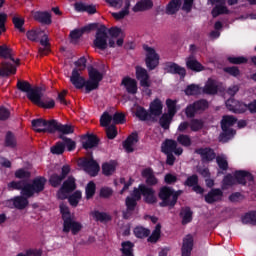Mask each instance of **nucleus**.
Returning a JSON list of instances; mask_svg holds the SVG:
<instances>
[{
    "label": "nucleus",
    "instance_id": "nucleus-29",
    "mask_svg": "<svg viewBox=\"0 0 256 256\" xmlns=\"http://www.w3.org/2000/svg\"><path fill=\"white\" fill-rule=\"evenodd\" d=\"M236 182L240 185H246L247 181H253V176L246 171L240 170L235 172Z\"/></svg>",
    "mask_w": 256,
    "mask_h": 256
},
{
    "label": "nucleus",
    "instance_id": "nucleus-13",
    "mask_svg": "<svg viewBox=\"0 0 256 256\" xmlns=\"http://www.w3.org/2000/svg\"><path fill=\"white\" fill-rule=\"evenodd\" d=\"M162 153L165 154H175V155H183V148L177 147V141L175 140H166L162 144Z\"/></svg>",
    "mask_w": 256,
    "mask_h": 256
},
{
    "label": "nucleus",
    "instance_id": "nucleus-35",
    "mask_svg": "<svg viewBox=\"0 0 256 256\" xmlns=\"http://www.w3.org/2000/svg\"><path fill=\"white\" fill-rule=\"evenodd\" d=\"M137 134L130 135L126 141L123 143V147L127 153H133L135 147V143H137Z\"/></svg>",
    "mask_w": 256,
    "mask_h": 256
},
{
    "label": "nucleus",
    "instance_id": "nucleus-4",
    "mask_svg": "<svg viewBox=\"0 0 256 256\" xmlns=\"http://www.w3.org/2000/svg\"><path fill=\"white\" fill-rule=\"evenodd\" d=\"M45 183H47V180L44 177H37L32 184H26L23 187L21 195L27 198L33 197L35 193H41L45 189Z\"/></svg>",
    "mask_w": 256,
    "mask_h": 256
},
{
    "label": "nucleus",
    "instance_id": "nucleus-28",
    "mask_svg": "<svg viewBox=\"0 0 256 256\" xmlns=\"http://www.w3.org/2000/svg\"><path fill=\"white\" fill-rule=\"evenodd\" d=\"M125 203L126 211L123 212V217L124 219H129L135 211V207H137V200L131 197H127Z\"/></svg>",
    "mask_w": 256,
    "mask_h": 256
},
{
    "label": "nucleus",
    "instance_id": "nucleus-5",
    "mask_svg": "<svg viewBox=\"0 0 256 256\" xmlns=\"http://www.w3.org/2000/svg\"><path fill=\"white\" fill-rule=\"evenodd\" d=\"M107 28L105 26L100 27L96 32V38L94 39L93 45L100 51H105L107 47H115V40L110 39L107 43Z\"/></svg>",
    "mask_w": 256,
    "mask_h": 256
},
{
    "label": "nucleus",
    "instance_id": "nucleus-23",
    "mask_svg": "<svg viewBox=\"0 0 256 256\" xmlns=\"http://www.w3.org/2000/svg\"><path fill=\"white\" fill-rule=\"evenodd\" d=\"M204 163H209V161H213L215 159V152L211 148H199L195 150Z\"/></svg>",
    "mask_w": 256,
    "mask_h": 256
},
{
    "label": "nucleus",
    "instance_id": "nucleus-18",
    "mask_svg": "<svg viewBox=\"0 0 256 256\" xmlns=\"http://www.w3.org/2000/svg\"><path fill=\"white\" fill-rule=\"evenodd\" d=\"M212 5L216 3V6L212 10V17H219V15H225L229 13L227 6H225V0H209Z\"/></svg>",
    "mask_w": 256,
    "mask_h": 256
},
{
    "label": "nucleus",
    "instance_id": "nucleus-27",
    "mask_svg": "<svg viewBox=\"0 0 256 256\" xmlns=\"http://www.w3.org/2000/svg\"><path fill=\"white\" fill-rule=\"evenodd\" d=\"M223 199V191L221 189H212L206 196V203L213 204L217 203V201H221Z\"/></svg>",
    "mask_w": 256,
    "mask_h": 256
},
{
    "label": "nucleus",
    "instance_id": "nucleus-61",
    "mask_svg": "<svg viewBox=\"0 0 256 256\" xmlns=\"http://www.w3.org/2000/svg\"><path fill=\"white\" fill-rule=\"evenodd\" d=\"M63 179H65L63 176H59L57 174H53L50 177V184L52 185V187H59V185H61V183H63Z\"/></svg>",
    "mask_w": 256,
    "mask_h": 256
},
{
    "label": "nucleus",
    "instance_id": "nucleus-51",
    "mask_svg": "<svg viewBox=\"0 0 256 256\" xmlns=\"http://www.w3.org/2000/svg\"><path fill=\"white\" fill-rule=\"evenodd\" d=\"M60 139H62L64 148L67 147L68 151H73L77 147V143L70 138L60 135Z\"/></svg>",
    "mask_w": 256,
    "mask_h": 256
},
{
    "label": "nucleus",
    "instance_id": "nucleus-58",
    "mask_svg": "<svg viewBox=\"0 0 256 256\" xmlns=\"http://www.w3.org/2000/svg\"><path fill=\"white\" fill-rule=\"evenodd\" d=\"M65 151V144L63 142H57L56 145L51 147V153L53 155H61Z\"/></svg>",
    "mask_w": 256,
    "mask_h": 256
},
{
    "label": "nucleus",
    "instance_id": "nucleus-9",
    "mask_svg": "<svg viewBox=\"0 0 256 256\" xmlns=\"http://www.w3.org/2000/svg\"><path fill=\"white\" fill-rule=\"evenodd\" d=\"M143 49L146 53V66L150 71H153V69L159 65V54H157L154 48L147 45H144Z\"/></svg>",
    "mask_w": 256,
    "mask_h": 256
},
{
    "label": "nucleus",
    "instance_id": "nucleus-11",
    "mask_svg": "<svg viewBox=\"0 0 256 256\" xmlns=\"http://www.w3.org/2000/svg\"><path fill=\"white\" fill-rule=\"evenodd\" d=\"M54 120L36 119L32 120V127L37 133H53Z\"/></svg>",
    "mask_w": 256,
    "mask_h": 256
},
{
    "label": "nucleus",
    "instance_id": "nucleus-38",
    "mask_svg": "<svg viewBox=\"0 0 256 256\" xmlns=\"http://www.w3.org/2000/svg\"><path fill=\"white\" fill-rule=\"evenodd\" d=\"M93 29L92 26H85L81 29H76L70 33V37L72 41H77V39H81L83 37V33H89Z\"/></svg>",
    "mask_w": 256,
    "mask_h": 256
},
{
    "label": "nucleus",
    "instance_id": "nucleus-43",
    "mask_svg": "<svg viewBox=\"0 0 256 256\" xmlns=\"http://www.w3.org/2000/svg\"><path fill=\"white\" fill-rule=\"evenodd\" d=\"M177 143L182 145V147H191V145H193V140H191V136L187 134H180L177 137Z\"/></svg>",
    "mask_w": 256,
    "mask_h": 256
},
{
    "label": "nucleus",
    "instance_id": "nucleus-55",
    "mask_svg": "<svg viewBox=\"0 0 256 256\" xmlns=\"http://www.w3.org/2000/svg\"><path fill=\"white\" fill-rule=\"evenodd\" d=\"M173 116L171 114H163L160 118V125L163 129H169V125H171V121Z\"/></svg>",
    "mask_w": 256,
    "mask_h": 256
},
{
    "label": "nucleus",
    "instance_id": "nucleus-21",
    "mask_svg": "<svg viewBox=\"0 0 256 256\" xmlns=\"http://www.w3.org/2000/svg\"><path fill=\"white\" fill-rule=\"evenodd\" d=\"M33 19L35 21H38V23H42L43 25H51L52 20H51V13L44 11H36L32 13Z\"/></svg>",
    "mask_w": 256,
    "mask_h": 256
},
{
    "label": "nucleus",
    "instance_id": "nucleus-3",
    "mask_svg": "<svg viewBox=\"0 0 256 256\" xmlns=\"http://www.w3.org/2000/svg\"><path fill=\"white\" fill-rule=\"evenodd\" d=\"M110 7H114V9H123L119 12H113L112 17L116 19V21H121V19H125L129 15V8L131 7V0H105Z\"/></svg>",
    "mask_w": 256,
    "mask_h": 256
},
{
    "label": "nucleus",
    "instance_id": "nucleus-63",
    "mask_svg": "<svg viewBox=\"0 0 256 256\" xmlns=\"http://www.w3.org/2000/svg\"><path fill=\"white\" fill-rule=\"evenodd\" d=\"M96 186L93 182H89L86 186V199H91L95 195Z\"/></svg>",
    "mask_w": 256,
    "mask_h": 256
},
{
    "label": "nucleus",
    "instance_id": "nucleus-50",
    "mask_svg": "<svg viewBox=\"0 0 256 256\" xmlns=\"http://www.w3.org/2000/svg\"><path fill=\"white\" fill-rule=\"evenodd\" d=\"M5 145L6 147H11V148L17 147V139L15 138V135H13V133L11 132L6 133Z\"/></svg>",
    "mask_w": 256,
    "mask_h": 256
},
{
    "label": "nucleus",
    "instance_id": "nucleus-47",
    "mask_svg": "<svg viewBox=\"0 0 256 256\" xmlns=\"http://www.w3.org/2000/svg\"><path fill=\"white\" fill-rule=\"evenodd\" d=\"M166 105L168 107V115H170V117H175V114L177 113V101L167 99Z\"/></svg>",
    "mask_w": 256,
    "mask_h": 256
},
{
    "label": "nucleus",
    "instance_id": "nucleus-25",
    "mask_svg": "<svg viewBox=\"0 0 256 256\" xmlns=\"http://www.w3.org/2000/svg\"><path fill=\"white\" fill-rule=\"evenodd\" d=\"M99 145V138L95 135H85L82 137V147L84 149H93Z\"/></svg>",
    "mask_w": 256,
    "mask_h": 256
},
{
    "label": "nucleus",
    "instance_id": "nucleus-12",
    "mask_svg": "<svg viewBox=\"0 0 256 256\" xmlns=\"http://www.w3.org/2000/svg\"><path fill=\"white\" fill-rule=\"evenodd\" d=\"M76 187L75 178L69 177L66 181H64L62 187L58 191V199H67L69 193L75 191Z\"/></svg>",
    "mask_w": 256,
    "mask_h": 256
},
{
    "label": "nucleus",
    "instance_id": "nucleus-39",
    "mask_svg": "<svg viewBox=\"0 0 256 256\" xmlns=\"http://www.w3.org/2000/svg\"><path fill=\"white\" fill-rule=\"evenodd\" d=\"M136 117H138L140 121H155V117H152L151 113L141 107L137 108Z\"/></svg>",
    "mask_w": 256,
    "mask_h": 256
},
{
    "label": "nucleus",
    "instance_id": "nucleus-54",
    "mask_svg": "<svg viewBox=\"0 0 256 256\" xmlns=\"http://www.w3.org/2000/svg\"><path fill=\"white\" fill-rule=\"evenodd\" d=\"M92 217H94L96 221H100L101 223H103V221H109L111 219V217L107 213L99 211L92 212Z\"/></svg>",
    "mask_w": 256,
    "mask_h": 256
},
{
    "label": "nucleus",
    "instance_id": "nucleus-52",
    "mask_svg": "<svg viewBox=\"0 0 256 256\" xmlns=\"http://www.w3.org/2000/svg\"><path fill=\"white\" fill-rule=\"evenodd\" d=\"M134 234L139 239H143L145 237H149V235H151V231L149 229L144 228V227H136L134 229Z\"/></svg>",
    "mask_w": 256,
    "mask_h": 256
},
{
    "label": "nucleus",
    "instance_id": "nucleus-7",
    "mask_svg": "<svg viewBox=\"0 0 256 256\" xmlns=\"http://www.w3.org/2000/svg\"><path fill=\"white\" fill-rule=\"evenodd\" d=\"M28 97L29 100L35 105H38V107H43L44 109H53V107H55V101L53 99L46 103L41 101V99H43V89L41 88H36V90L32 91Z\"/></svg>",
    "mask_w": 256,
    "mask_h": 256
},
{
    "label": "nucleus",
    "instance_id": "nucleus-62",
    "mask_svg": "<svg viewBox=\"0 0 256 256\" xmlns=\"http://www.w3.org/2000/svg\"><path fill=\"white\" fill-rule=\"evenodd\" d=\"M170 71H171V73H177L181 77H185V75H186L185 68H183L177 64H172L170 66Z\"/></svg>",
    "mask_w": 256,
    "mask_h": 256
},
{
    "label": "nucleus",
    "instance_id": "nucleus-48",
    "mask_svg": "<svg viewBox=\"0 0 256 256\" xmlns=\"http://www.w3.org/2000/svg\"><path fill=\"white\" fill-rule=\"evenodd\" d=\"M161 237V224H157L151 236L148 238L150 243H157Z\"/></svg>",
    "mask_w": 256,
    "mask_h": 256
},
{
    "label": "nucleus",
    "instance_id": "nucleus-15",
    "mask_svg": "<svg viewBox=\"0 0 256 256\" xmlns=\"http://www.w3.org/2000/svg\"><path fill=\"white\" fill-rule=\"evenodd\" d=\"M81 229H83V225H81L80 222L75 221L73 218H70L63 223L64 233H69V231H71L72 235H77Z\"/></svg>",
    "mask_w": 256,
    "mask_h": 256
},
{
    "label": "nucleus",
    "instance_id": "nucleus-8",
    "mask_svg": "<svg viewBox=\"0 0 256 256\" xmlns=\"http://www.w3.org/2000/svg\"><path fill=\"white\" fill-rule=\"evenodd\" d=\"M19 59L16 60H4L0 64L1 77H11L17 73V67H19Z\"/></svg>",
    "mask_w": 256,
    "mask_h": 256
},
{
    "label": "nucleus",
    "instance_id": "nucleus-59",
    "mask_svg": "<svg viewBox=\"0 0 256 256\" xmlns=\"http://www.w3.org/2000/svg\"><path fill=\"white\" fill-rule=\"evenodd\" d=\"M216 162L218 166L222 169V171H227V169H229V164L225 156H217Z\"/></svg>",
    "mask_w": 256,
    "mask_h": 256
},
{
    "label": "nucleus",
    "instance_id": "nucleus-60",
    "mask_svg": "<svg viewBox=\"0 0 256 256\" xmlns=\"http://www.w3.org/2000/svg\"><path fill=\"white\" fill-rule=\"evenodd\" d=\"M79 201H81V192L76 191L69 197V203L72 207H77L79 205Z\"/></svg>",
    "mask_w": 256,
    "mask_h": 256
},
{
    "label": "nucleus",
    "instance_id": "nucleus-41",
    "mask_svg": "<svg viewBox=\"0 0 256 256\" xmlns=\"http://www.w3.org/2000/svg\"><path fill=\"white\" fill-rule=\"evenodd\" d=\"M180 217L182 219V224L187 225V223H191L193 219V212L190 208H182L180 212Z\"/></svg>",
    "mask_w": 256,
    "mask_h": 256
},
{
    "label": "nucleus",
    "instance_id": "nucleus-56",
    "mask_svg": "<svg viewBox=\"0 0 256 256\" xmlns=\"http://www.w3.org/2000/svg\"><path fill=\"white\" fill-rule=\"evenodd\" d=\"M60 211L62 213V219L64 223L65 221H69L70 219H73V217H71V212H69V207H67V205L60 204Z\"/></svg>",
    "mask_w": 256,
    "mask_h": 256
},
{
    "label": "nucleus",
    "instance_id": "nucleus-44",
    "mask_svg": "<svg viewBox=\"0 0 256 256\" xmlns=\"http://www.w3.org/2000/svg\"><path fill=\"white\" fill-rule=\"evenodd\" d=\"M237 184V179L233 177V175L228 174L224 177L222 181V189H229V187H233V185Z\"/></svg>",
    "mask_w": 256,
    "mask_h": 256
},
{
    "label": "nucleus",
    "instance_id": "nucleus-16",
    "mask_svg": "<svg viewBox=\"0 0 256 256\" xmlns=\"http://www.w3.org/2000/svg\"><path fill=\"white\" fill-rule=\"evenodd\" d=\"M226 107L228 111H232V113H245L247 111V105L235 100L234 98H230L226 101Z\"/></svg>",
    "mask_w": 256,
    "mask_h": 256
},
{
    "label": "nucleus",
    "instance_id": "nucleus-53",
    "mask_svg": "<svg viewBox=\"0 0 256 256\" xmlns=\"http://www.w3.org/2000/svg\"><path fill=\"white\" fill-rule=\"evenodd\" d=\"M204 125L205 123L203 122V120L192 119L190 122V129L191 131H194V132L201 131Z\"/></svg>",
    "mask_w": 256,
    "mask_h": 256
},
{
    "label": "nucleus",
    "instance_id": "nucleus-45",
    "mask_svg": "<svg viewBox=\"0 0 256 256\" xmlns=\"http://www.w3.org/2000/svg\"><path fill=\"white\" fill-rule=\"evenodd\" d=\"M133 243L127 241V242H122V255L123 256H134L133 255Z\"/></svg>",
    "mask_w": 256,
    "mask_h": 256
},
{
    "label": "nucleus",
    "instance_id": "nucleus-40",
    "mask_svg": "<svg viewBox=\"0 0 256 256\" xmlns=\"http://www.w3.org/2000/svg\"><path fill=\"white\" fill-rule=\"evenodd\" d=\"M100 125L101 127H109V125L113 124V113H109L105 111L100 117Z\"/></svg>",
    "mask_w": 256,
    "mask_h": 256
},
{
    "label": "nucleus",
    "instance_id": "nucleus-37",
    "mask_svg": "<svg viewBox=\"0 0 256 256\" xmlns=\"http://www.w3.org/2000/svg\"><path fill=\"white\" fill-rule=\"evenodd\" d=\"M186 65L191 71H203V65H201V63H199L193 56L186 59Z\"/></svg>",
    "mask_w": 256,
    "mask_h": 256
},
{
    "label": "nucleus",
    "instance_id": "nucleus-10",
    "mask_svg": "<svg viewBox=\"0 0 256 256\" xmlns=\"http://www.w3.org/2000/svg\"><path fill=\"white\" fill-rule=\"evenodd\" d=\"M78 165L83 167L84 171L91 177H95L99 173V164L93 159L82 158L78 161Z\"/></svg>",
    "mask_w": 256,
    "mask_h": 256
},
{
    "label": "nucleus",
    "instance_id": "nucleus-26",
    "mask_svg": "<svg viewBox=\"0 0 256 256\" xmlns=\"http://www.w3.org/2000/svg\"><path fill=\"white\" fill-rule=\"evenodd\" d=\"M149 9H153V0H140L134 5L132 11L134 13H140L143 11H149Z\"/></svg>",
    "mask_w": 256,
    "mask_h": 256
},
{
    "label": "nucleus",
    "instance_id": "nucleus-17",
    "mask_svg": "<svg viewBox=\"0 0 256 256\" xmlns=\"http://www.w3.org/2000/svg\"><path fill=\"white\" fill-rule=\"evenodd\" d=\"M140 191L144 197V201L149 205L157 203V196L153 188L147 187L145 185H140Z\"/></svg>",
    "mask_w": 256,
    "mask_h": 256
},
{
    "label": "nucleus",
    "instance_id": "nucleus-34",
    "mask_svg": "<svg viewBox=\"0 0 256 256\" xmlns=\"http://www.w3.org/2000/svg\"><path fill=\"white\" fill-rule=\"evenodd\" d=\"M122 85H124V87H126V91H128L132 95H135V93H137V81H135V79L124 78L122 80Z\"/></svg>",
    "mask_w": 256,
    "mask_h": 256
},
{
    "label": "nucleus",
    "instance_id": "nucleus-2",
    "mask_svg": "<svg viewBox=\"0 0 256 256\" xmlns=\"http://www.w3.org/2000/svg\"><path fill=\"white\" fill-rule=\"evenodd\" d=\"M183 191H173V189L164 186L160 189L158 197L161 199L160 207H175L177 203V199H179V195H181Z\"/></svg>",
    "mask_w": 256,
    "mask_h": 256
},
{
    "label": "nucleus",
    "instance_id": "nucleus-33",
    "mask_svg": "<svg viewBox=\"0 0 256 256\" xmlns=\"http://www.w3.org/2000/svg\"><path fill=\"white\" fill-rule=\"evenodd\" d=\"M0 57L5 59V61L16 60L15 57H13V49H11L6 44L0 46Z\"/></svg>",
    "mask_w": 256,
    "mask_h": 256
},
{
    "label": "nucleus",
    "instance_id": "nucleus-14",
    "mask_svg": "<svg viewBox=\"0 0 256 256\" xmlns=\"http://www.w3.org/2000/svg\"><path fill=\"white\" fill-rule=\"evenodd\" d=\"M6 207H9L10 209H20L23 210L29 205V200L23 195V196H18L14 197L11 200L5 201Z\"/></svg>",
    "mask_w": 256,
    "mask_h": 256
},
{
    "label": "nucleus",
    "instance_id": "nucleus-36",
    "mask_svg": "<svg viewBox=\"0 0 256 256\" xmlns=\"http://www.w3.org/2000/svg\"><path fill=\"white\" fill-rule=\"evenodd\" d=\"M181 9V0H171L166 6L167 15H175Z\"/></svg>",
    "mask_w": 256,
    "mask_h": 256
},
{
    "label": "nucleus",
    "instance_id": "nucleus-32",
    "mask_svg": "<svg viewBox=\"0 0 256 256\" xmlns=\"http://www.w3.org/2000/svg\"><path fill=\"white\" fill-rule=\"evenodd\" d=\"M17 89L22 91V93H27V98L29 99V95H31V93H33L36 89H41V87L31 88V84L29 82L18 80Z\"/></svg>",
    "mask_w": 256,
    "mask_h": 256
},
{
    "label": "nucleus",
    "instance_id": "nucleus-46",
    "mask_svg": "<svg viewBox=\"0 0 256 256\" xmlns=\"http://www.w3.org/2000/svg\"><path fill=\"white\" fill-rule=\"evenodd\" d=\"M186 95H201L203 93V88L199 85L191 84L185 90Z\"/></svg>",
    "mask_w": 256,
    "mask_h": 256
},
{
    "label": "nucleus",
    "instance_id": "nucleus-42",
    "mask_svg": "<svg viewBox=\"0 0 256 256\" xmlns=\"http://www.w3.org/2000/svg\"><path fill=\"white\" fill-rule=\"evenodd\" d=\"M117 167V162L111 161L102 165V171L106 176L113 175Z\"/></svg>",
    "mask_w": 256,
    "mask_h": 256
},
{
    "label": "nucleus",
    "instance_id": "nucleus-20",
    "mask_svg": "<svg viewBox=\"0 0 256 256\" xmlns=\"http://www.w3.org/2000/svg\"><path fill=\"white\" fill-rule=\"evenodd\" d=\"M193 235L188 234L183 238L181 253L182 256H191V251H193Z\"/></svg>",
    "mask_w": 256,
    "mask_h": 256
},
{
    "label": "nucleus",
    "instance_id": "nucleus-64",
    "mask_svg": "<svg viewBox=\"0 0 256 256\" xmlns=\"http://www.w3.org/2000/svg\"><path fill=\"white\" fill-rule=\"evenodd\" d=\"M113 117V125H119L125 123V114L123 113H115L112 114Z\"/></svg>",
    "mask_w": 256,
    "mask_h": 256
},
{
    "label": "nucleus",
    "instance_id": "nucleus-1",
    "mask_svg": "<svg viewBox=\"0 0 256 256\" xmlns=\"http://www.w3.org/2000/svg\"><path fill=\"white\" fill-rule=\"evenodd\" d=\"M88 75L89 79L86 81L85 78L81 76V72L77 68H74L70 76V82L76 89H83V87H85L86 93H91V91L99 89V83L103 81V74L97 69L90 67L88 68Z\"/></svg>",
    "mask_w": 256,
    "mask_h": 256
},
{
    "label": "nucleus",
    "instance_id": "nucleus-30",
    "mask_svg": "<svg viewBox=\"0 0 256 256\" xmlns=\"http://www.w3.org/2000/svg\"><path fill=\"white\" fill-rule=\"evenodd\" d=\"M163 113V104L161 103V100L155 99L150 104V115L151 117H159Z\"/></svg>",
    "mask_w": 256,
    "mask_h": 256
},
{
    "label": "nucleus",
    "instance_id": "nucleus-57",
    "mask_svg": "<svg viewBox=\"0 0 256 256\" xmlns=\"http://www.w3.org/2000/svg\"><path fill=\"white\" fill-rule=\"evenodd\" d=\"M25 181H12L8 184V189L11 191L13 189H16L18 191H23V188L25 187Z\"/></svg>",
    "mask_w": 256,
    "mask_h": 256
},
{
    "label": "nucleus",
    "instance_id": "nucleus-24",
    "mask_svg": "<svg viewBox=\"0 0 256 256\" xmlns=\"http://www.w3.org/2000/svg\"><path fill=\"white\" fill-rule=\"evenodd\" d=\"M142 177H144L146 184L153 187L159 183V179L155 176V172L151 168H146L142 171Z\"/></svg>",
    "mask_w": 256,
    "mask_h": 256
},
{
    "label": "nucleus",
    "instance_id": "nucleus-22",
    "mask_svg": "<svg viewBox=\"0 0 256 256\" xmlns=\"http://www.w3.org/2000/svg\"><path fill=\"white\" fill-rule=\"evenodd\" d=\"M55 131H58V133H62V135H71V133L75 132V129L72 125H63L54 120L52 126V133H55Z\"/></svg>",
    "mask_w": 256,
    "mask_h": 256
},
{
    "label": "nucleus",
    "instance_id": "nucleus-6",
    "mask_svg": "<svg viewBox=\"0 0 256 256\" xmlns=\"http://www.w3.org/2000/svg\"><path fill=\"white\" fill-rule=\"evenodd\" d=\"M237 123V118L234 116H223L221 121V127L223 133L220 135V141H229L231 137L235 135V130L233 127L234 124Z\"/></svg>",
    "mask_w": 256,
    "mask_h": 256
},
{
    "label": "nucleus",
    "instance_id": "nucleus-31",
    "mask_svg": "<svg viewBox=\"0 0 256 256\" xmlns=\"http://www.w3.org/2000/svg\"><path fill=\"white\" fill-rule=\"evenodd\" d=\"M217 81L213 79H208L205 86L202 88V92L206 95H215L218 89Z\"/></svg>",
    "mask_w": 256,
    "mask_h": 256
},
{
    "label": "nucleus",
    "instance_id": "nucleus-49",
    "mask_svg": "<svg viewBox=\"0 0 256 256\" xmlns=\"http://www.w3.org/2000/svg\"><path fill=\"white\" fill-rule=\"evenodd\" d=\"M29 41H37L41 35H43V30L41 28H37L36 30H30L26 33Z\"/></svg>",
    "mask_w": 256,
    "mask_h": 256
},
{
    "label": "nucleus",
    "instance_id": "nucleus-19",
    "mask_svg": "<svg viewBox=\"0 0 256 256\" xmlns=\"http://www.w3.org/2000/svg\"><path fill=\"white\" fill-rule=\"evenodd\" d=\"M136 77L140 81L141 87H151V81L149 80V74L146 69L137 66Z\"/></svg>",
    "mask_w": 256,
    "mask_h": 256
}]
</instances>
